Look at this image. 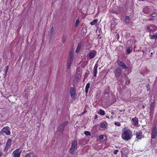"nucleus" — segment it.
I'll list each match as a JSON object with an SVG mask.
<instances>
[{"instance_id": "18", "label": "nucleus", "mask_w": 157, "mask_h": 157, "mask_svg": "<svg viewBox=\"0 0 157 157\" xmlns=\"http://www.w3.org/2000/svg\"><path fill=\"white\" fill-rule=\"evenodd\" d=\"M142 132H139L136 134V138L138 139H141L143 137Z\"/></svg>"}, {"instance_id": "39", "label": "nucleus", "mask_w": 157, "mask_h": 157, "mask_svg": "<svg viewBox=\"0 0 157 157\" xmlns=\"http://www.w3.org/2000/svg\"><path fill=\"white\" fill-rule=\"evenodd\" d=\"M8 70H7V69H6V70H5V75H6L7 74V73L8 72Z\"/></svg>"}, {"instance_id": "43", "label": "nucleus", "mask_w": 157, "mask_h": 157, "mask_svg": "<svg viewBox=\"0 0 157 157\" xmlns=\"http://www.w3.org/2000/svg\"><path fill=\"white\" fill-rule=\"evenodd\" d=\"M136 47V46H135L134 47V51L135 49V48Z\"/></svg>"}, {"instance_id": "48", "label": "nucleus", "mask_w": 157, "mask_h": 157, "mask_svg": "<svg viewBox=\"0 0 157 157\" xmlns=\"http://www.w3.org/2000/svg\"><path fill=\"white\" fill-rule=\"evenodd\" d=\"M149 90V89H147V91H148Z\"/></svg>"}, {"instance_id": "30", "label": "nucleus", "mask_w": 157, "mask_h": 157, "mask_svg": "<svg viewBox=\"0 0 157 157\" xmlns=\"http://www.w3.org/2000/svg\"><path fill=\"white\" fill-rule=\"evenodd\" d=\"M80 21L78 19L76 20L75 22V25L76 27H77Z\"/></svg>"}, {"instance_id": "2", "label": "nucleus", "mask_w": 157, "mask_h": 157, "mask_svg": "<svg viewBox=\"0 0 157 157\" xmlns=\"http://www.w3.org/2000/svg\"><path fill=\"white\" fill-rule=\"evenodd\" d=\"M68 124V122L67 121L63 122L59 126L58 128L59 131L60 132H63L64 130L65 127L67 126Z\"/></svg>"}, {"instance_id": "6", "label": "nucleus", "mask_w": 157, "mask_h": 157, "mask_svg": "<svg viewBox=\"0 0 157 157\" xmlns=\"http://www.w3.org/2000/svg\"><path fill=\"white\" fill-rule=\"evenodd\" d=\"M117 64L119 65L124 69H128V67H127L126 65L122 61L118 60L117 61Z\"/></svg>"}, {"instance_id": "22", "label": "nucleus", "mask_w": 157, "mask_h": 157, "mask_svg": "<svg viewBox=\"0 0 157 157\" xmlns=\"http://www.w3.org/2000/svg\"><path fill=\"white\" fill-rule=\"evenodd\" d=\"M150 36H151L150 38L151 39L156 40L157 39V33H155L154 35L153 36H151L150 35Z\"/></svg>"}, {"instance_id": "27", "label": "nucleus", "mask_w": 157, "mask_h": 157, "mask_svg": "<svg viewBox=\"0 0 157 157\" xmlns=\"http://www.w3.org/2000/svg\"><path fill=\"white\" fill-rule=\"evenodd\" d=\"M155 104L154 103H151L150 105V109L151 111H153L154 109Z\"/></svg>"}, {"instance_id": "3", "label": "nucleus", "mask_w": 157, "mask_h": 157, "mask_svg": "<svg viewBox=\"0 0 157 157\" xmlns=\"http://www.w3.org/2000/svg\"><path fill=\"white\" fill-rule=\"evenodd\" d=\"M157 135V128L155 125L154 127L152 130L151 137L152 139H155Z\"/></svg>"}, {"instance_id": "1", "label": "nucleus", "mask_w": 157, "mask_h": 157, "mask_svg": "<svg viewBox=\"0 0 157 157\" xmlns=\"http://www.w3.org/2000/svg\"><path fill=\"white\" fill-rule=\"evenodd\" d=\"M122 138L125 141H128L131 139L132 136V132L126 127L124 128L122 130Z\"/></svg>"}, {"instance_id": "31", "label": "nucleus", "mask_w": 157, "mask_h": 157, "mask_svg": "<svg viewBox=\"0 0 157 157\" xmlns=\"http://www.w3.org/2000/svg\"><path fill=\"white\" fill-rule=\"evenodd\" d=\"M75 150V149L71 147L70 150V152L72 154H74Z\"/></svg>"}, {"instance_id": "34", "label": "nucleus", "mask_w": 157, "mask_h": 157, "mask_svg": "<svg viewBox=\"0 0 157 157\" xmlns=\"http://www.w3.org/2000/svg\"><path fill=\"white\" fill-rule=\"evenodd\" d=\"M115 125L116 126H119L121 125V124L119 122H115L114 123Z\"/></svg>"}, {"instance_id": "32", "label": "nucleus", "mask_w": 157, "mask_h": 157, "mask_svg": "<svg viewBox=\"0 0 157 157\" xmlns=\"http://www.w3.org/2000/svg\"><path fill=\"white\" fill-rule=\"evenodd\" d=\"M66 39H67V38L66 36H63V37L62 39V42L63 43H64L66 41Z\"/></svg>"}, {"instance_id": "24", "label": "nucleus", "mask_w": 157, "mask_h": 157, "mask_svg": "<svg viewBox=\"0 0 157 157\" xmlns=\"http://www.w3.org/2000/svg\"><path fill=\"white\" fill-rule=\"evenodd\" d=\"M125 22L126 23H129L130 21V18L128 16H126L125 18Z\"/></svg>"}, {"instance_id": "49", "label": "nucleus", "mask_w": 157, "mask_h": 157, "mask_svg": "<svg viewBox=\"0 0 157 157\" xmlns=\"http://www.w3.org/2000/svg\"><path fill=\"white\" fill-rule=\"evenodd\" d=\"M1 154H0V156H1Z\"/></svg>"}, {"instance_id": "35", "label": "nucleus", "mask_w": 157, "mask_h": 157, "mask_svg": "<svg viewBox=\"0 0 157 157\" xmlns=\"http://www.w3.org/2000/svg\"><path fill=\"white\" fill-rule=\"evenodd\" d=\"M99 139L100 140H102L103 139V136L102 135H100L99 137Z\"/></svg>"}, {"instance_id": "19", "label": "nucleus", "mask_w": 157, "mask_h": 157, "mask_svg": "<svg viewBox=\"0 0 157 157\" xmlns=\"http://www.w3.org/2000/svg\"><path fill=\"white\" fill-rule=\"evenodd\" d=\"M73 54L72 51H71L69 52V57L68 59H73Z\"/></svg>"}, {"instance_id": "12", "label": "nucleus", "mask_w": 157, "mask_h": 157, "mask_svg": "<svg viewBox=\"0 0 157 157\" xmlns=\"http://www.w3.org/2000/svg\"><path fill=\"white\" fill-rule=\"evenodd\" d=\"M2 131L3 132H5L7 135H9L10 134V131L9 130L8 127L3 128L2 129Z\"/></svg>"}, {"instance_id": "5", "label": "nucleus", "mask_w": 157, "mask_h": 157, "mask_svg": "<svg viewBox=\"0 0 157 157\" xmlns=\"http://www.w3.org/2000/svg\"><path fill=\"white\" fill-rule=\"evenodd\" d=\"M21 151L19 149H17L14 151L12 155L13 157H19L21 154Z\"/></svg>"}, {"instance_id": "45", "label": "nucleus", "mask_w": 157, "mask_h": 157, "mask_svg": "<svg viewBox=\"0 0 157 157\" xmlns=\"http://www.w3.org/2000/svg\"><path fill=\"white\" fill-rule=\"evenodd\" d=\"M151 55H152L153 54V53L152 52L151 53Z\"/></svg>"}, {"instance_id": "36", "label": "nucleus", "mask_w": 157, "mask_h": 157, "mask_svg": "<svg viewBox=\"0 0 157 157\" xmlns=\"http://www.w3.org/2000/svg\"><path fill=\"white\" fill-rule=\"evenodd\" d=\"M97 34L99 36H100V32L99 30H97L96 31Z\"/></svg>"}, {"instance_id": "47", "label": "nucleus", "mask_w": 157, "mask_h": 157, "mask_svg": "<svg viewBox=\"0 0 157 157\" xmlns=\"http://www.w3.org/2000/svg\"><path fill=\"white\" fill-rule=\"evenodd\" d=\"M148 86H149V85H147V88H148Z\"/></svg>"}, {"instance_id": "41", "label": "nucleus", "mask_w": 157, "mask_h": 157, "mask_svg": "<svg viewBox=\"0 0 157 157\" xmlns=\"http://www.w3.org/2000/svg\"><path fill=\"white\" fill-rule=\"evenodd\" d=\"M8 68H9V66H7L6 67V69L8 70Z\"/></svg>"}, {"instance_id": "46", "label": "nucleus", "mask_w": 157, "mask_h": 157, "mask_svg": "<svg viewBox=\"0 0 157 157\" xmlns=\"http://www.w3.org/2000/svg\"><path fill=\"white\" fill-rule=\"evenodd\" d=\"M108 94V93L107 92H106V93H105V94Z\"/></svg>"}, {"instance_id": "40", "label": "nucleus", "mask_w": 157, "mask_h": 157, "mask_svg": "<svg viewBox=\"0 0 157 157\" xmlns=\"http://www.w3.org/2000/svg\"><path fill=\"white\" fill-rule=\"evenodd\" d=\"M155 14H153L151 16L152 17H155Z\"/></svg>"}, {"instance_id": "11", "label": "nucleus", "mask_w": 157, "mask_h": 157, "mask_svg": "<svg viewBox=\"0 0 157 157\" xmlns=\"http://www.w3.org/2000/svg\"><path fill=\"white\" fill-rule=\"evenodd\" d=\"M73 59H68L67 63V68L68 69L70 68L71 64L72 63Z\"/></svg>"}, {"instance_id": "13", "label": "nucleus", "mask_w": 157, "mask_h": 157, "mask_svg": "<svg viewBox=\"0 0 157 157\" xmlns=\"http://www.w3.org/2000/svg\"><path fill=\"white\" fill-rule=\"evenodd\" d=\"M121 73V68H117L115 71V75L118 76H120Z\"/></svg>"}, {"instance_id": "17", "label": "nucleus", "mask_w": 157, "mask_h": 157, "mask_svg": "<svg viewBox=\"0 0 157 157\" xmlns=\"http://www.w3.org/2000/svg\"><path fill=\"white\" fill-rule=\"evenodd\" d=\"M82 46V44L81 43H79L77 48L75 51V52L76 53H78L79 52V51L80 50L81 47Z\"/></svg>"}, {"instance_id": "8", "label": "nucleus", "mask_w": 157, "mask_h": 157, "mask_svg": "<svg viewBox=\"0 0 157 157\" xmlns=\"http://www.w3.org/2000/svg\"><path fill=\"white\" fill-rule=\"evenodd\" d=\"M97 52L95 51H92L90 52L89 54V57L90 59L93 58L96 55Z\"/></svg>"}, {"instance_id": "38", "label": "nucleus", "mask_w": 157, "mask_h": 157, "mask_svg": "<svg viewBox=\"0 0 157 157\" xmlns=\"http://www.w3.org/2000/svg\"><path fill=\"white\" fill-rule=\"evenodd\" d=\"M119 151V150H115L114 152H113V153L114 154H117V152Z\"/></svg>"}, {"instance_id": "25", "label": "nucleus", "mask_w": 157, "mask_h": 157, "mask_svg": "<svg viewBox=\"0 0 157 157\" xmlns=\"http://www.w3.org/2000/svg\"><path fill=\"white\" fill-rule=\"evenodd\" d=\"M132 47H129L128 48L126 51L127 53L130 54L132 51Z\"/></svg>"}, {"instance_id": "7", "label": "nucleus", "mask_w": 157, "mask_h": 157, "mask_svg": "<svg viewBox=\"0 0 157 157\" xmlns=\"http://www.w3.org/2000/svg\"><path fill=\"white\" fill-rule=\"evenodd\" d=\"M156 26L153 25H151L147 28V31L148 32H150L151 30H155L156 29Z\"/></svg>"}, {"instance_id": "14", "label": "nucleus", "mask_w": 157, "mask_h": 157, "mask_svg": "<svg viewBox=\"0 0 157 157\" xmlns=\"http://www.w3.org/2000/svg\"><path fill=\"white\" fill-rule=\"evenodd\" d=\"M71 148H74L75 149H77V142L75 140L72 143Z\"/></svg>"}, {"instance_id": "33", "label": "nucleus", "mask_w": 157, "mask_h": 157, "mask_svg": "<svg viewBox=\"0 0 157 157\" xmlns=\"http://www.w3.org/2000/svg\"><path fill=\"white\" fill-rule=\"evenodd\" d=\"M100 127L101 128H105V125L104 123H102L100 125Z\"/></svg>"}, {"instance_id": "16", "label": "nucleus", "mask_w": 157, "mask_h": 157, "mask_svg": "<svg viewBox=\"0 0 157 157\" xmlns=\"http://www.w3.org/2000/svg\"><path fill=\"white\" fill-rule=\"evenodd\" d=\"M37 155L33 153L29 152L27 153L25 156V157H36Z\"/></svg>"}, {"instance_id": "28", "label": "nucleus", "mask_w": 157, "mask_h": 157, "mask_svg": "<svg viewBox=\"0 0 157 157\" xmlns=\"http://www.w3.org/2000/svg\"><path fill=\"white\" fill-rule=\"evenodd\" d=\"M98 21V20L97 19H95L93 21L90 22V25H94Z\"/></svg>"}, {"instance_id": "23", "label": "nucleus", "mask_w": 157, "mask_h": 157, "mask_svg": "<svg viewBox=\"0 0 157 157\" xmlns=\"http://www.w3.org/2000/svg\"><path fill=\"white\" fill-rule=\"evenodd\" d=\"M98 113L100 114L101 115H104L105 113V111L102 109H100L99 110Z\"/></svg>"}, {"instance_id": "29", "label": "nucleus", "mask_w": 157, "mask_h": 157, "mask_svg": "<svg viewBox=\"0 0 157 157\" xmlns=\"http://www.w3.org/2000/svg\"><path fill=\"white\" fill-rule=\"evenodd\" d=\"M84 134L87 136H90V132L88 131H86L84 132Z\"/></svg>"}, {"instance_id": "4", "label": "nucleus", "mask_w": 157, "mask_h": 157, "mask_svg": "<svg viewBox=\"0 0 157 157\" xmlns=\"http://www.w3.org/2000/svg\"><path fill=\"white\" fill-rule=\"evenodd\" d=\"M70 93L72 99L74 100L76 98V94L73 87H71L70 90Z\"/></svg>"}, {"instance_id": "10", "label": "nucleus", "mask_w": 157, "mask_h": 157, "mask_svg": "<svg viewBox=\"0 0 157 157\" xmlns=\"http://www.w3.org/2000/svg\"><path fill=\"white\" fill-rule=\"evenodd\" d=\"M12 142V140L10 139L8 140L6 144L5 148L6 149H8L10 147V145Z\"/></svg>"}, {"instance_id": "20", "label": "nucleus", "mask_w": 157, "mask_h": 157, "mask_svg": "<svg viewBox=\"0 0 157 157\" xmlns=\"http://www.w3.org/2000/svg\"><path fill=\"white\" fill-rule=\"evenodd\" d=\"M90 86V83H87L85 87V92L86 94L88 92V89Z\"/></svg>"}, {"instance_id": "26", "label": "nucleus", "mask_w": 157, "mask_h": 157, "mask_svg": "<svg viewBox=\"0 0 157 157\" xmlns=\"http://www.w3.org/2000/svg\"><path fill=\"white\" fill-rule=\"evenodd\" d=\"M143 12L146 14H148V9L147 7H146L143 10Z\"/></svg>"}, {"instance_id": "15", "label": "nucleus", "mask_w": 157, "mask_h": 157, "mask_svg": "<svg viewBox=\"0 0 157 157\" xmlns=\"http://www.w3.org/2000/svg\"><path fill=\"white\" fill-rule=\"evenodd\" d=\"M132 120L134 123L133 124L136 126L138 124V119L136 117H135L132 118Z\"/></svg>"}, {"instance_id": "44", "label": "nucleus", "mask_w": 157, "mask_h": 157, "mask_svg": "<svg viewBox=\"0 0 157 157\" xmlns=\"http://www.w3.org/2000/svg\"><path fill=\"white\" fill-rule=\"evenodd\" d=\"M52 30H53V27H52Z\"/></svg>"}, {"instance_id": "37", "label": "nucleus", "mask_w": 157, "mask_h": 157, "mask_svg": "<svg viewBox=\"0 0 157 157\" xmlns=\"http://www.w3.org/2000/svg\"><path fill=\"white\" fill-rule=\"evenodd\" d=\"M86 110L85 109L84 110V111L81 114H80V116H81L82 115H83V114H85V113L86 112Z\"/></svg>"}, {"instance_id": "9", "label": "nucleus", "mask_w": 157, "mask_h": 157, "mask_svg": "<svg viewBox=\"0 0 157 157\" xmlns=\"http://www.w3.org/2000/svg\"><path fill=\"white\" fill-rule=\"evenodd\" d=\"M98 67V64L97 62L94 66L93 72V73L94 74V75L95 77L96 76Z\"/></svg>"}, {"instance_id": "42", "label": "nucleus", "mask_w": 157, "mask_h": 157, "mask_svg": "<svg viewBox=\"0 0 157 157\" xmlns=\"http://www.w3.org/2000/svg\"><path fill=\"white\" fill-rule=\"evenodd\" d=\"M98 118V116L97 115L95 116V119H96Z\"/></svg>"}, {"instance_id": "21", "label": "nucleus", "mask_w": 157, "mask_h": 157, "mask_svg": "<svg viewBox=\"0 0 157 157\" xmlns=\"http://www.w3.org/2000/svg\"><path fill=\"white\" fill-rule=\"evenodd\" d=\"M81 74L80 73V72L79 71V73H78V75L76 76L75 80L76 81L78 82L79 80V78L81 77Z\"/></svg>"}]
</instances>
